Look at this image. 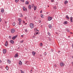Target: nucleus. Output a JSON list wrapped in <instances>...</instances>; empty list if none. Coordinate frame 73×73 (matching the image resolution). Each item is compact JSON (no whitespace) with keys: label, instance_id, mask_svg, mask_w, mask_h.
<instances>
[{"label":"nucleus","instance_id":"nucleus-27","mask_svg":"<svg viewBox=\"0 0 73 73\" xmlns=\"http://www.w3.org/2000/svg\"><path fill=\"white\" fill-rule=\"evenodd\" d=\"M40 46H42V43H40Z\"/></svg>","mask_w":73,"mask_h":73},{"label":"nucleus","instance_id":"nucleus-21","mask_svg":"<svg viewBox=\"0 0 73 73\" xmlns=\"http://www.w3.org/2000/svg\"><path fill=\"white\" fill-rule=\"evenodd\" d=\"M25 3L26 4H27V5H28V4H29V2L26 1Z\"/></svg>","mask_w":73,"mask_h":73},{"label":"nucleus","instance_id":"nucleus-24","mask_svg":"<svg viewBox=\"0 0 73 73\" xmlns=\"http://www.w3.org/2000/svg\"><path fill=\"white\" fill-rule=\"evenodd\" d=\"M1 12L3 13L4 12V9H3L1 11Z\"/></svg>","mask_w":73,"mask_h":73},{"label":"nucleus","instance_id":"nucleus-11","mask_svg":"<svg viewBox=\"0 0 73 73\" xmlns=\"http://www.w3.org/2000/svg\"><path fill=\"white\" fill-rule=\"evenodd\" d=\"M5 46H8V42L7 41H6Z\"/></svg>","mask_w":73,"mask_h":73},{"label":"nucleus","instance_id":"nucleus-41","mask_svg":"<svg viewBox=\"0 0 73 73\" xmlns=\"http://www.w3.org/2000/svg\"><path fill=\"white\" fill-rule=\"evenodd\" d=\"M54 66H55V67H56L57 66V65L55 64V65H54Z\"/></svg>","mask_w":73,"mask_h":73},{"label":"nucleus","instance_id":"nucleus-51","mask_svg":"<svg viewBox=\"0 0 73 73\" xmlns=\"http://www.w3.org/2000/svg\"><path fill=\"white\" fill-rule=\"evenodd\" d=\"M40 13H42V11H40Z\"/></svg>","mask_w":73,"mask_h":73},{"label":"nucleus","instance_id":"nucleus-46","mask_svg":"<svg viewBox=\"0 0 73 73\" xmlns=\"http://www.w3.org/2000/svg\"><path fill=\"white\" fill-rule=\"evenodd\" d=\"M1 19L0 18V22H1Z\"/></svg>","mask_w":73,"mask_h":73},{"label":"nucleus","instance_id":"nucleus-15","mask_svg":"<svg viewBox=\"0 0 73 73\" xmlns=\"http://www.w3.org/2000/svg\"><path fill=\"white\" fill-rule=\"evenodd\" d=\"M66 18L68 19V20H69V17H68V15H66Z\"/></svg>","mask_w":73,"mask_h":73},{"label":"nucleus","instance_id":"nucleus-32","mask_svg":"<svg viewBox=\"0 0 73 73\" xmlns=\"http://www.w3.org/2000/svg\"><path fill=\"white\" fill-rule=\"evenodd\" d=\"M13 26H15V23H13Z\"/></svg>","mask_w":73,"mask_h":73},{"label":"nucleus","instance_id":"nucleus-14","mask_svg":"<svg viewBox=\"0 0 73 73\" xmlns=\"http://www.w3.org/2000/svg\"><path fill=\"white\" fill-rule=\"evenodd\" d=\"M34 11H36L37 9V7L36 6H34Z\"/></svg>","mask_w":73,"mask_h":73},{"label":"nucleus","instance_id":"nucleus-57","mask_svg":"<svg viewBox=\"0 0 73 73\" xmlns=\"http://www.w3.org/2000/svg\"><path fill=\"white\" fill-rule=\"evenodd\" d=\"M60 51H58V53H60Z\"/></svg>","mask_w":73,"mask_h":73},{"label":"nucleus","instance_id":"nucleus-18","mask_svg":"<svg viewBox=\"0 0 73 73\" xmlns=\"http://www.w3.org/2000/svg\"><path fill=\"white\" fill-rule=\"evenodd\" d=\"M68 3V1H65L64 2V3L65 4H67Z\"/></svg>","mask_w":73,"mask_h":73},{"label":"nucleus","instance_id":"nucleus-39","mask_svg":"<svg viewBox=\"0 0 73 73\" xmlns=\"http://www.w3.org/2000/svg\"><path fill=\"white\" fill-rule=\"evenodd\" d=\"M23 42H24V40H23L21 41L20 42H21V43H23Z\"/></svg>","mask_w":73,"mask_h":73},{"label":"nucleus","instance_id":"nucleus-10","mask_svg":"<svg viewBox=\"0 0 73 73\" xmlns=\"http://www.w3.org/2000/svg\"><path fill=\"white\" fill-rule=\"evenodd\" d=\"M10 43L11 44H14V41L12 40H10Z\"/></svg>","mask_w":73,"mask_h":73},{"label":"nucleus","instance_id":"nucleus-63","mask_svg":"<svg viewBox=\"0 0 73 73\" xmlns=\"http://www.w3.org/2000/svg\"><path fill=\"white\" fill-rule=\"evenodd\" d=\"M34 37H35V36H34Z\"/></svg>","mask_w":73,"mask_h":73},{"label":"nucleus","instance_id":"nucleus-47","mask_svg":"<svg viewBox=\"0 0 73 73\" xmlns=\"http://www.w3.org/2000/svg\"><path fill=\"white\" fill-rule=\"evenodd\" d=\"M51 51L53 52V49H51Z\"/></svg>","mask_w":73,"mask_h":73},{"label":"nucleus","instance_id":"nucleus-56","mask_svg":"<svg viewBox=\"0 0 73 73\" xmlns=\"http://www.w3.org/2000/svg\"><path fill=\"white\" fill-rule=\"evenodd\" d=\"M71 63H72V64H73V62H71Z\"/></svg>","mask_w":73,"mask_h":73},{"label":"nucleus","instance_id":"nucleus-40","mask_svg":"<svg viewBox=\"0 0 73 73\" xmlns=\"http://www.w3.org/2000/svg\"><path fill=\"white\" fill-rule=\"evenodd\" d=\"M25 32H27V29H25Z\"/></svg>","mask_w":73,"mask_h":73},{"label":"nucleus","instance_id":"nucleus-31","mask_svg":"<svg viewBox=\"0 0 73 73\" xmlns=\"http://www.w3.org/2000/svg\"><path fill=\"white\" fill-rule=\"evenodd\" d=\"M48 35H49V36H50V34L49 32H48Z\"/></svg>","mask_w":73,"mask_h":73},{"label":"nucleus","instance_id":"nucleus-30","mask_svg":"<svg viewBox=\"0 0 73 73\" xmlns=\"http://www.w3.org/2000/svg\"><path fill=\"white\" fill-rule=\"evenodd\" d=\"M6 69L7 70H8V66H6Z\"/></svg>","mask_w":73,"mask_h":73},{"label":"nucleus","instance_id":"nucleus-35","mask_svg":"<svg viewBox=\"0 0 73 73\" xmlns=\"http://www.w3.org/2000/svg\"><path fill=\"white\" fill-rule=\"evenodd\" d=\"M33 72V70H30V73H32Z\"/></svg>","mask_w":73,"mask_h":73},{"label":"nucleus","instance_id":"nucleus-6","mask_svg":"<svg viewBox=\"0 0 73 73\" xmlns=\"http://www.w3.org/2000/svg\"><path fill=\"white\" fill-rule=\"evenodd\" d=\"M3 53L4 54L7 53V50L5 49H4L3 50Z\"/></svg>","mask_w":73,"mask_h":73},{"label":"nucleus","instance_id":"nucleus-43","mask_svg":"<svg viewBox=\"0 0 73 73\" xmlns=\"http://www.w3.org/2000/svg\"><path fill=\"white\" fill-rule=\"evenodd\" d=\"M23 23H25V21H24V20H23Z\"/></svg>","mask_w":73,"mask_h":73},{"label":"nucleus","instance_id":"nucleus-52","mask_svg":"<svg viewBox=\"0 0 73 73\" xmlns=\"http://www.w3.org/2000/svg\"><path fill=\"white\" fill-rule=\"evenodd\" d=\"M49 40L50 41H51V39H49Z\"/></svg>","mask_w":73,"mask_h":73},{"label":"nucleus","instance_id":"nucleus-53","mask_svg":"<svg viewBox=\"0 0 73 73\" xmlns=\"http://www.w3.org/2000/svg\"><path fill=\"white\" fill-rule=\"evenodd\" d=\"M21 36L22 37H23V35H21Z\"/></svg>","mask_w":73,"mask_h":73},{"label":"nucleus","instance_id":"nucleus-37","mask_svg":"<svg viewBox=\"0 0 73 73\" xmlns=\"http://www.w3.org/2000/svg\"><path fill=\"white\" fill-rule=\"evenodd\" d=\"M21 22H19L18 23V24H19V25H20V24H21Z\"/></svg>","mask_w":73,"mask_h":73},{"label":"nucleus","instance_id":"nucleus-2","mask_svg":"<svg viewBox=\"0 0 73 73\" xmlns=\"http://www.w3.org/2000/svg\"><path fill=\"white\" fill-rule=\"evenodd\" d=\"M15 32V30L14 29H11V33H13Z\"/></svg>","mask_w":73,"mask_h":73},{"label":"nucleus","instance_id":"nucleus-59","mask_svg":"<svg viewBox=\"0 0 73 73\" xmlns=\"http://www.w3.org/2000/svg\"><path fill=\"white\" fill-rule=\"evenodd\" d=\"M41 27H42V25H41Z\"/></svg>","mask_w":73,"mask_h":73},{"label":"nucleus","instance_id":"nucleus-64","mask_svg":"<svg viewBox=\"0 0 73 73\" xmlns=\"http://www.w3.org/2000/svg\"><path fill=\"white\" fill-rule=\"evenodd\" d=\"M40 56H41V55H40Z\"/></svg>","mask_w":73,"mask_h":73},{"label":"nucleus","instance_id":"nucleus-48","mask_svg":"<svg viewBox=\"0 0 73 73\" xmlns=\"http://www.w3.org/2000/svg\"><path fill=\"white\" fill-rule=\"evenodd\" d=\"M44 55H46V52H45Z\"/></svg>","mask_w":73,"mask_h":73},{"label":"nucleus","instance_id":"nucleus-1","mask_svg":"<svg viewBox=\"0 0 73 73\" xmlns=\"http://www.w3.org/2000/svg\"><path fill=\"white\" fill-rule=\"evenodd\" d=\"M30 26L31 29L33 28V27H34V25L33 23H31L30 24Z\"/></svg>","mask_w":73,"mask_h":73},{"label":"nucleus","instance_id":"nucleus-26","mask_svg":"<svg viewBox=\"0 0 73 73\" xmlns=\"http://www.w3.org/2000/svg\"><path fill=\"white\" fill-rule=\"evenodd\" d=\"M41 17H42V18H43L44 17V16L43 15L41 14Z\"/></svg>","mask_w":73,"mask_h":73},{"label":"nucleus","instance_id":"nucleus-61","mask_svg":"<svg viewBox=\"0 0 73 73\" xmlns=\"http://www.w3.org/2000/svg\"><path fill=\"white\" fill-rule=\"evenodd\" d=\"M48 7H49V6H48Z\"/></svg>","mask_w":73,"mask_h":73},{"label":"nucleus","instance_id":"nucleus-25","mask_svg":"<svg viewBox=\"0 0 73 73\" xmlns=\"http://www.w3.org/2000/svg\"><path fill=\"white\" fill-rule=\"evenodd\" d=\"M56 9V6H55L53 7V9Z\"/></svg>","mask_w":73,"mask_h":73},{"label":"nucleus","instance_id":"nucleus-4","mask_svg":"<svg viewBox=\"0 0 73 73\" xmlns=\"http://www.w3.org/2000/svg\"><path fill=\"white\" fill-rule=\"evenodd\" d=\"M23 9L24 11H25L26 12H27V9L25 8V7H23Z\"/></svg>","mask_w":73,"mask_h":73},{"label":"nucleus","instance_id":"nucleus-42","mask_svg":"<svg viewBox=\"0 0 73 73\" xmlns=\"http://www.w3.org/2000/svg\"><path fill=\"white\" fill-rule=\"evenodd\" d=\"M38 32H36V35H38Z\"/></svg>","mask_w":73,"mask_h":73},{"label":"nucleus","instance_id":"nucleus-20","mask_svg":"<svg viewBox=\"0 0 73 73\" xmlns=\"http://www.w3.org/2000/svg\"><path fill=\"white\" fill-rule=\"evenodd\" d=\"M64 24H68V22L67 21H65L64 22Z\"/></svg>","mask_w":73,"mask_h":73},{"label":"nucleus","instance_id":"nucleus-7","mask_svg":"<svg viewBox=\"0 0 73 73\" xmlns=\"http://www.w3.org/2000/svg\"><path fill=\"white\" fill-rule=\"evenodd\" d=\"M32 54H33V56H35V54H36V52L34 51H33L32 52Z\"/></svg>","mask_w":73,"mask_h":73},{"label":"nucleus","instance_id":"nucleus-33","mask_svg":"<svg viewBox=\"0 0 73 73\" xmlns=\"http://www.w3.org/2000/svg\"><path fill=\"white\" fill-rule=\"evenodd\" d=\"M31 6H32V8H33V7H34V4H32V5Z\"/></svg>","mask_w":73,"mask_h":73},{"label":"nucleus","instance_id":"nucleus-50","mask_svg":"<svg viewBox=\"0 0 73 73\" xmlns=\"http://www.w3.org/2000/svg\"><path fill=\"white\" fill-rule=\"evenodd\" d=\"M70 34H72V33L71 32H70Z\"/></svg>","mask_w":73,"mask_h":73},{"label":"nucleus","instance_id":"nucleus-16","mask_svg":"<svg viewBox=\"0 0 73 73\" xmlns=\"http://www.w3.org/2000/svg\"><path fill=\"white\" fill-rule=\"evenodd\" d=\"M28 8L29 9H31V5H29Z\"/></svg>","mask_w":73,"mask_h":73},{"label":"nucleus","instance_id":"nucleus-60","mask_svg":"<svg viewBox=\"0 0 73 73\" xmlns=\"http://www.w3.org/2000/svg\"><path fill=\"white\" fill-rule=\"evenodd\" d=\"M68 37L69 38V37H70V36H68Z\"/></svg>","mask_w":73,"mask_h":73},{"label":"nucleus","instance_id":"nucleus-58","mask_svg":"<svg viewBox=\"0 0 73 73\" xmlns=\"http://www.w3.org/2000/svg\"><path fill=\"white\" fill-rule=\"evenodd\" d=\"M27 23H26L25 24V25H27Z\"/></svg>","mask_w":73,"mask_h":73},{"label":"nucleus","instance_id":"nucleus-44","mask_svg":"<svg viewBox=\"0 0 73 73\" xmlns=\"http://www.w3.org/2000/svg\"><path fill=\"white\" fill-rule=\"evenodd\" d=\"M39 23H41V21L40 20H39Z\"/></svg>","mask_w":73,"mask_h":73},{"label":"nucleus","instance_id":"nucleus-17","mask_svg":"<svg viewBox=\"0 0 73 73\" xmlns=\"http://www.w3.org/2000/svg\"><path fill=\"white\" fill-rule=\"evenodd\" d=\"M18 20L19 21V22H21V19L20 18H19L18 19Z\"/></svg>","mask_w":73,"mask_h":73},{"label":"nucleus","instance_id":"nucleus-23","mask_svg":"<svg viewBox=\"0 0 73 73\" xmlns=\"http://www.w3.org/2000/svg\"><path fill=\"white\" fill-rule=\"evenodd\" d=\"M20 17H23V15H22V14L21 13L20 14Z\"/></svg>","mask_w":73,"mask_h":73},{"label":"nucleus","instance_id":"nucleus-38","mask_svg":"<svg viewBox=\"0 0 73 73\" xmlns=\"http://www.w3.org/2000/svg\"><path fill=\"white\" fill-rule=\"evenodd\" d=\"M67 32H70V31H69V29H67Z\"/></svg>","mask_w":73,"mask_h":73},{"label":"nucleus","instance_id":"nucleus-29","mask_svg":"<svg viewBox=\"0 0 73 73\" xmlns=\"http://www.w3.org/2000/svg\"><path fill=\"white\" fill-rule=\"evenodd\" d=\"M21 73H24V72L22 71V70H21Z\"/></svg>","mask_w":73,"mask_h":73},{"label":"nucleus","instance_id":"nucleus-3","mask_svg":"<svg viewBox=\"0 0 73 73\" xmlns=\"http://www.w3.org/2000/svg\"><path fill=\"white\" fill-rule=\"evenodd\" d=\"M52 19H53V17H48V21H50V20H52Z\"/></svg>","mask_w":73,"mask_h":73},{"label":"nucleus","instance_id":"nucleus-62","mask_svg":"<svg viewBox=\"0 0 73 73\" xmlns=\"http://www.w3.org/2000/svg\"><path fill=\"white\" fill-rule=\"evenodd\" d=\"M72 58H73V56H72Z\"/></svg>","mask_w":73,"mask_h":73},{"label":"nucleus","instance_id":"nucleus-19","mask_svg":"<svg viewBox=\"0 0 73 73\" xmlns=\"http://www.w3.org/2000/svg\"><path fill=\"white\" fill-rule=\"evenodd\" d=\"M7 62L9 64H11V61L9 60V59L8 60Z\"/></svg>","mask_w":73,"mask_h":73},{"label":"nucleus","instance_id":"nucleus-45","mask_svg":"<svg viewBox=\"0 0 73 73\" xmlns=\"http://www.w3.org/2000/svg\"><path fill=\"white\" fill-rule=\"evenodd\" d=\"M54 1V0H51V2H53V1Z\"/></svg>","mask_w":73,"mask_h":73},{"label":"nucleus","instance_id":"nucleus-28","mask_svg":"<svg viewBox=\"0 0 73 73\" xmlns=\"http://www.w3.org/2000/svg\"><path fill=\"white\" fill-rule=\"evenodd\" d=\"M20 1L22 3H24V0H20Z\"/></svg>","mask_w":73,"mask_h":73},{"label":"nucleus","instance_id":"nucleus-55","mask_svg":"<svg viewBox=\"0 0 73 73\" xmlns=\"http://www.w3.org/2000/svg\"><path fill=\"white\" fill-rule=\"evenodd\" d=\"M25 19H27V17H25Z\"/></svg>","mask_w":73,"mask_h":73},{"label":"nucleus","instance_id":"nucleus-8","mask_svg":"<svg viewBox=\"0 0 73 73\" xmlns=\"http://www.w3.org/2000/svg\"><path fill=\"white\" fill-rule=\"evenodd\" d=\"M61 66H62L64 65V64L62 62H61L60 64Z\"/></svg>","mask_w":73,"mask_h":73},{"label":"nucleus","instance_id":"nucleus-49","mask_svg":"<svg viewBox=\"0 0 73 73\" xmlns=\"http://www.w3.org/2000/svg\"><path fill=\"white\" fill-rule=\"evenodd\" d=\"M72 48H73V43L72 44Z\"/></svg>","mask_w":73,"mask_h":73},{"label":"nucleus","instance_id":"nucleus-9","mask_svg":"<svg viewBox=\"0 0 73 73\" xmlns=\"http://www.w3.org/2000/svg\"><path fill=\"white\" fill-rule=\"evenodd\" d=\"M73 17H70V21L71 22H73Z\"/></svg>","mask_w":73,"mask_h":73},{"label":"nucleus","instance_id":"nucleus-12","mask_svg":"<svg viewBox=\"0 0 73 73\" xmlns=\"http://www.w3.org/2000/svg\"><path fill=\"white\" fill-rule=\"evenodd\" d=\"M15 57H17L19 56L18 55V53H17L16 54H15Z\"/></svg>","mask_w":73,"mask_h":73},{"label":"nucleus","instance_id":"nucleus-36","mask_svg":"<svg viewBox=\"0 0 73 73\" xmlns=\"http://www.w3.org/2000/svg\"><path fill=\"white\" fill-rule=\"evenodd\" d=\"M9 38H12V36H9Z\"/></svg>","mask_w":73,"mask_h":73},{"label":"nucleus","instance_id":"nucleus-13","mask_svg":"<svg viewBox=\"0 0 73 73\" xmlns=\"http://www.w3.org/2000/svg\"><path fill=\"white\" fill-rule=\"evenodd\" d=\"M19 64L20 65H22V62H21V60L19 61Z\"/></svg>","mask_w":73,"mask_h":73},{"label":"nucleus","instance_id":"nucleus-34","mask_svg":"<svg viewBox=\"0 0 73 73\" xmlns=\"http://www.w3.org/2000/svg\"><path fill=\"white\" fill-rule=\"evenodd\" d=\"M18 1H19V0H15V2L16 3H17V2H18Z\"/></svg>","mask_w":73,"mask_h":73},{"label":"nucleus","instance_id":"nucleus-5","mask_svg":"<svg viewBox=\"0 0 73 73\" xmlns=\"http://www.w3.org/2000/svg\"><path fill=\"white\" fill-rule=\"evenodd\" d=\"M17 36H18V35H17L16 36H14L12 37V39L13 40H14L16 38H17Z\"/></svg>","mask_w":73,"mask_h":73},{"label":"nucleus","instance_id":"nucleus-22","mask_svg":"<svg viewBox=\"0 0 73 73\" xmlns=\"http://www.w3.org/2000/svg\"><path fill=\"white\" fill-rule=\"evenodd\" d=\"M48 27L50 29V28H52V25H50V24L49 26H48Z\"/></svg>","mask_w":73,"mask_h":73},{"label":"nucleus","instance_id":"nucleus-54","mask_svg":"<svg viewBox=\"0 0 73 73\" xmlns=\"http://www.w3.org/2000/svg\"><path fill=\"white\" fill-rule=\"evenodd\" d=\"M1 60H0V63H1Z\"/></svg>","mask_w":73,"mask_h":73}]
</instances>
